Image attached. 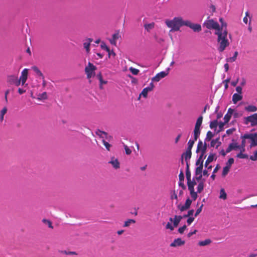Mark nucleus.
Wrapping results in <instances>:
<instances>
[{
  "instance_id": "f257e3e1",
  "label": "nucleus",
  "mask_w": 257,
  "mask_h": 257,
  "mask_svg": "<svg viewBox=\"0 0 257 257\" xmlns=\"http://www.w3.org/2000/svg\"><path fill=\"white\" fill-rule=\"evenodd\" d=\"M215 34L217 35V49L219 52H222L229 45V42L227 39V31L224 30L223 32L222 30L216 31Z\"/></svg>"
},
{
  "instance_id": "5701e85b",
  "label": "nucleus",
  "mask_w": 257,
  "mask_h": 257,
  "mask_svg": "<svg viewBox=\"0 0 257 257\" xmlns=\"http://www.w3.org/2000/svg\"><path fill=\"white\" fill-rule=\"evenodd\" d=\"M196 184V183L195 181H187V185L188 189L190 191H194V186Z\"/></svg>"
},
{
  "instance_id": "09e8293b",
  "label": "nucleus",
  "mask_w": 257,
  "mask_h": 257,
  "mask_svg": "<svg viewBox=\"0 0 257 257\" xmlns=\"http://www.w3.org/2000/svg\"><path fill=\"white\" fill-rule=\"evenodd\" d=\"M38 98L39 99H47V93L46 92H44L43 93L39 95Z\"/></svg>"
},
{
  "instance_id": "c03bdc74",
  "label": "nucleus",
  "mask_w": 257,
  "mask_h": 257,
  "mask_svg": "<svg viewBox=\"0 0 257 257\" xmlns=\"http://www.w3.org/2000/svg\"><path fill=\"white\" fill-rule=\"evenodd\" d=\"M129 70L131 72V73L134 75H138L139 72V69L133 68L132 67H130Z\"/></svg>"
},
{
  "instance_id": "bb28decb",
  "label": "nucleus",
  "mask_w": 257,
  "mask_h": 257,
  "mask_svg": "<svg viewBox=\"0 0 257 257\" xmlns=\"http://www.w3.org/2000/svg\"><path fill=\"white\" fill-rule=\"evenodd\" d=\"M199 166L197 167L195 169V175L196 176L198 175L199 174H202V169L203 167V164L199 163Z\"/></svg>"
},
{
  "instance_id": "5fc2aeb1",
  "label": "nucleus",
  "mask_w": 257,
  "mask_h": 257,
  "mask_svg": "<svg viewBox=\"0 0 257 257\" xmlns=\"http://www.w3.org/2000/svg\"><path fill=\"white\" fill-rule=\"evenodd\" d=\"M171 199H175L177 201L178 200V196L175 190L173 191L172 194L171 195Z\"/></svg>"
},
{
  "instance_id": "37998d69",
  "label": "nucleus",
  "mask_w": 257,
  "mask_h": 257,
  "mask_svg": "<svg viewBox=\"0 0 257 257\" xmlns=\"http://www.w3.org/2000/svg\"><path fill=\"white\" fill-rule=\"evenodd\" d=\"M236 157L237 158H240V159H247V158H248V155L247 154H243L241 152H240L239 153H238L236 155Z\"/></svg>"
},
{
  "instance_id": "aec40b11",
  "label": "nucleus",
  "mask_w": 257,
  "mask_h": 257,
  "mask_svg": "<svg viewBox=\"0 0 257 257\" xmlns=\"http://www.w3.org/2000/svg\"><path fill=\"white\" fill-rule=\"evenodd\" d=\"M18 78V76L14 75H10L7 78V82L10 84H14Z\"/></svg>"
},
{
  "instance_id": "f3484780",
  "label": "nucleus",
  "mask_w": 257,
  "mask_h": 257,
  "mask_svg": "<svg viewBox=\"0 0 257 257\" xmlns=\"http://www.w3.org/2000/svg\"><path fill=\"white\" fill-rule=\"evenodd\" d=\"M92 41L93 40L92 39L88 38L83 43L84 48L85 49L87 53H89L90 51V46Z\"/></svg>"
},
{
  "instance_id": "49530a36",
  "label": "nucleus",
  "mask_w": 257,
  "mask_h": 257,
  "mask_svg": "<svg viewBox=\"0 0 257 257\" xmlns=\"http://www.w3.org/2000/svg\"><path fill=\"white\" fill-rule=\"evenodd\" d=\"M190 195H191L192 198L193 199V200L194 201H195L197 198V192H195L194 191H190Z\"/></svg>"
},
{
  "instance_id": "412c9836",
  "label": "nucleus",
  "mask_w": 257,
  "mask_h": 257,
  "mask_svg": "<svg viewBox=\"0 0 257 257\" xmlns=\"http://www.w3.org/2000/svg\"><path fill=\"white\" fill-rule=\"evenodd\" d=\"M219 138H217L216 139L212 140L210 143L211 147H214L215 146L216 149H217L221 144V143L219 141Z\"/></svg>"
},
{
  "instance_id": "6e6552de",
  "label": "nucleus",
  "mask_w": 257,
  "mask_h": 257,
  "mask_svg": "<svg viewBox=\"0 0 257 257\" xmlns=\"http://www.w3.org/2000/svg\"><path fill=\"white\" fill-rule=\"evenodd\" d=\"M244 122L245 124L250 123L252 126L257 125V113L244 118Z\"/></svg>"
},
{
  "instance_id": "c9c22d12",
  "label": "nucleus",
  "mask_w": 257,
  "mask_h": 257,
  "mask_svg": "<svg viewBox=\"0 0 257 257\" xmlns=\"http://www.w3.org/2000/svg\"><path fill=\"white\" fill-rule=\"evenodd\" d=\"M230 168L226 166L223 168L222 173V176L223 177H225L228 173Z\"/></svg>"
},
{
  "instance_id": "72a5a7b5",
  "label": "nucleus",
  "mask_w": 257,
  "mask_h": 257,
  "mask_svg": "<svg viewBox=\"0 0 257 257\" xmlns=\"http://www.w3.org/2000/svg\"><path fill=\"white\" fill-rule=\"evenodd\" d=\"M97 77L99 81L100 84H103V85L107 84V81L103 80L102 76L101 73H99L98 74H97Z\"/></svg>"
},
{
  "instance_id": "69168bd1",
  "label": "nucleus",
  "mask_w": 257,
  "mask_h": 257,
  "mask_svg": "<svg viewBox=\"0 0 257 257\" xmlns=\"http://www.w3.org/2000/svg\"><path fill=\"white\" fill-rule=\"evenodd\" d=\"M183 181H179V186L180 187H181L183 190H185L186 189V186H185V184H184Z\"/></svg>"
},
{
  "instance_id": "a878e982",
  "label": "nucleus",
  "mask_w": 257,
  "mask_h": 257,
  "mask_svg": "<svg viewBox=\"0 0 257 257\" xmlns=\"http://www.w3.org/2000/svg\"><path fill=\"white\" fill-rule=\"evenodd\" d=\"M244 109L248 112H255L257 110V107L255 106L250 105L245 106Z\"/></svg>"
},
{
  "instance_id": "473e14b6",
  "label": "nucleus",
  "mask_w": 257,
  "mask_h": 257,
  "mask_svg": "<svg viewBox=\"0 0 257 257\" xmlns=\"http://www.w3.org/2000/svg\"><path fill=\"white\" fill-rule=\"evenodd\" d=\"M204 187V182L201 181L200 182H199V183L198 185L197 188V192L201 193L202 191V190H203Z\"/></svg>"
},
{
  "instance_id": "a19ab883",
  "label": "nucleus",
  "mask_w": 257,
  "mask_h": 257,
  "mask_svg": "<svg viewBox=\"0 0 257 257\" xmlns=\"http://www.w3.org/2000/svg\"><path fill=\"white\" fill-rule=\"evenodd\" d=\"M169 220L171 222H173V225H174V227H177L180 222V221H178L176 218H175V217H174V219H173L171 217L170 218Z\"/></svg>"
},
{
  "instance_id": "58836bf2",
  "label": "nucleus",
  "mask_w": 257,
  "mask_h": 257,
  "mask_svg": "<svg viewBox=\"0 0 257 257\" xmlns=\"http://www.w3.org/2000/svg\"><path fill=\"white\" fill-rule=\"evenodd\" d=\"M177 208L181 212L187 210L188 209H189V208H188L186 206H185V204L183 205L179 204L177 205Z\"/></svg>"
},
{
  "instance_id": "ea45409f",
  "label": "nucleus",
  "mask_w": 257,
  "mask_h": 257,
  "mask_svg": "<svg viewBox=\"0 0 257 257\" xmlns=\"http://www.w3.org/2000/svg\"><path fill=\"white\" fill-rule=\"evenodd\" d=\"M218 125V121L217 120L211 121L210 123V127L211 128H216Z\"/></svg>"
},
{
  "instance_id": "393cba45",
  "label": "nucleus",
  "mask_w": 257,
  "mask_h": 257,
  "mask_svg": "<svg viewBox=\"0 0 257 257\" xmlns=\"http://www.w3.org/2000/svg\"><path fill=\"white\" fill-rule=\"evenodd\" d=\"M96 134L97 135L99 136L100 138H105L106 139H108L107 134V133H106L105 132L101 131L99 130H98L96 132Z\"/></svg>"
},
{
  "instance_id": "4c0bfd02",
  "label": "nucleus",
  "mask_w": 257,
  "mask_h": 257,
  "mask_svg": "<svg viewBox=\"0 0 257 257\" xmlns=\"http://www.w3.org/2000/svg\"><path fill=\"white\" fill-rule=\"evenodd\" d=\"M213 137V134L211 131H208L206 134V137L205 138V141H209L211 140L212 137Z\"/></svg>"
},
{
  "instance_id": "864d4df0",
  "label": "nucleus",
  "mask_w": 257,
  "mask_h": 257,
  "mask_svg": "<svg viewBox=\"0 0 257 257\" xmlns=\"http://www.w3.org/2000/svg\"><path fill=\"white\" fill-rule=\"evenodd\" d=\"M62 252L67 255H77V253L75 251H67L66 250L62 251Z\"/></svg>"
},
{
  "instance_id": "f03ea898",
  "label": "nucleus",
  "mask_w": 257,
  "mask_h": 257,
  "mask_svg": "<svg viewBox=\"0 0 257 257\" xmlns=\"http://www.w3.org/2000/svg\"><path fill=\"white\" fill-rule=\"evenodd\" d=\"M165 24L168 28H171L170 32L178 31L180 30L181 27L185 26V21L183 20L181 17H177L171 20H166Z\"/></svg>"
},
{
  "instance_id": "bf43d9fd",
  "label": "nucleus",
  "mask_w": 257,
  "mask_h": 257,
  "mask_svg": "<svg viewBox=\"0 0 257 257\" xmlns=\"http://www.w3.org/2000/svg\"><path fill=\"white\" fill-rule=\"evenodd\" d=\"M192 200L190 199L189 198H188L185 202V205L188 208H190L191 204L192 203Z\"/></svg>"
},
{
  "instance_id": "052dcab7",
  "label": "nucleus",
  "mask_w": 257,
  "mask_h": 257,
  "mask_svg": "<svg viewBox=\"0 0 257 257\" xmlns=\"http://www.w3.org/2000/svg\"><path fill=\"white\" fill-rule=\"evenodd\" d=\"M174 227L170 222H168L166 226V229H170L172 231L174 230Z\"/></svg>"
},
{
  "instance_id": "20e7f679",
  "label": "nucleus",
  "mask_w": 257,
  "mask_h": 257,
  "mask_svg": "<svg viewBox=\"0 0 257 257\" xmlns=\"http://www.w3.org/2000/svg\"><path fill=\"white\" fill-rule=\"evenodd\" d=\"M202 116H200L196 120L195 128L193 132L195 140H197L198 138H199L200 135V126L202 124Z\"/></svg>"
},
{
  "instance_id": "7c9ffc66",
  "label": "nucleus",
  "mask_w": 257,
  "mask_h": 257,
  "mask_svg": "<svg viewBox=\"0 0 257 257\" xmlns=\"http://www.w3.org/2000/svg\"><path fill=\"white\" fill-rule=\"evenodd\" d=\"M197 140H195V139L194 138V140H190L189 141H188V147L187 148V150H189V151H191L192 150V148L195 143V142Z\"/></svg>"
},
{
  "instance_id": "4d7b16f0",
  "label": "nucleus",
  "mask_w": 257,
  "mask_h": 257,
  "mask_svg": "<svg viewBox=\"0 0 257 257\" xmlns=\"http://www.w3.org/2000/svg\"><path fill=\"white\" fill-rule=\"evenodd\" d=\"M187 226L186 225H184L183 226L179 228L178 229V232L181 233L183 234L185 230L186 229Z\"/></svg>"
},
{
  "instance_id": "2eb2a0df",
  "label": "nucleus",
  "mask_w": 257,
  "mask_h": 257,
  "mask_svg": "<svg viewBox=\"0 0 257 257\" xmlns=\"http://www.w3.org/2000/svg\"><path fill=\"white\" fill-rule=\"evenodd\" d=\"M109 164H111L113 167L117 169L120 168V163L118 162V160L115 158L114 157L111 158L110 161L108 162Z\"/></svg>"
},
{
  "instance_id": "a211bd4d",
  "label": "nucleus",
  "mask_w": 257,
  "mask_h": 257,
  "mask_svg": "<svg viewBox=\"0 0 257 257\" xmlns=\"http://www.w3.org/2000/svg\"><path fill=\"white\" fill-rule=\"evenodd\" d=\"M240 147L239 146L237 145V143H231L229 144L228 147L227 148L226 150V153H228L231 152L232 150H236L239 149Z\"/></svg>"
},
{
  "instance_id": "0eeeda50",
  "label": "nucleus",
  "mask_w": 257,
  "mask_h": 257,
  "mask_svg": "<svg viewBox=\"0 0 257 257\" xmlns=\"http://www.w3.org/2000/svg\"><path fill=\"white\" fill-rule=\"evenodd\" d=\"M241 138L250 139L251 141L250 147L257 146V133L245 134L241 137Z\"/></svg>"
},
{
  "instance_id": "de8ad7c7",
  "label": "nucleus",
  "mask_w": 257,
  "mask_h": 257,
  "mask_svg": "<svg viewBox=\"0 0 257 257\" xmlns=\"http://www.w3.org/2000/svg\"><path fill=\"white\" fill-rule=\"evenodd\" d=\"M233 163H234L233 158H229L228 159L227 162L226 164V166L230 168L231 166L233 164Z\"/></svg>"
},
{
  "instance_id": "6ab92c4d",
  "label": "nucleus",
  "mask_w": 257,
  "mask_h": 257,
  "mask_svg": "<svg viewBox=\"0 0 257 257\" xmlns=\"http://www.w3.org/2000/svg\"><path fill=\"white\" fill-rule=\"evenodd\" d=\"M242 99V96L241 94L234 93L232 96V101L234 104H236L238 101Z\"/></svg>"
},
{
  "instance_id": "8fccbe9b",
  "label": "nucleus",
  "mask_w": 257,
  "mask_h": 257,
  "mask_svg": "<svg viewBox=\"0 0 257 257\" xmlns=\"http://www.w3.org/2000/svg\"><path fill=\"white\" fill-rule=\"evenodd\" d=\"M203 206V204H201V205L200 206V207H199V208H198L196 210V212H195V215H194L195 217L197 216L199 214V213L201 212Z\"/></svg>"
},
{
  "instance_id": "39448f33",
  "label": "nucleus",
  "mask_w": 257,
  "mask_h": 257,
  "mask_svg": "<svg viewBox=\"0 0 257 257\" xmlns=\"http://www.w3.org/2000/svg\"><path fill=\"white\" fill-rule=\"evenodd\" d=\"M97 68L91 62H88V65L85 68V72L86 74L87 78L90 79L95 75V71Z\"/></svg>"
},
{
  "instance_id": "ddd939ff",
  "label": "nucleus",
  "mask_w": 257,
  "mask_h": 257,
  "mask_svg": "<svg viewBox=\"0 0 257 257\" xmlns=\"http://www.w3.org/2000/svg\"><path fill=\"white\" fill-rule=\"evenodd\" d=\"M185 244V241L182 240L180 238H178L174 240V241L170 244L171 247H175L177 246H180Z\"/></svg>"
},
{
  "instance_id": "4468645a",
  "label": "nucleus",
  "mask_w": 257,
  "mask_h": 257,
  "mask_svg": "<svg viewBox=\"0 0 257 257\" xmlns=\"http://www.w3.org/2000/svg\"><path fill=\"white\" fill-rule=\"evenodd\" d=\"M28 69L25 68L22 71L21 73V76L19 78L22 81V85H23L26 83L28 78Z\"/></svg>"
},
{
  "instance_id": "f704fd0d",
  "label": "nucleus",
  "mask_w": 257,
  "mask_h": 257,
  "mask_svg": "<svg viewBox=\"0 0 257 257\" xmlns=\"http://www.w3.org/2000/svg\"><path fill=\"white\" fill-rule=\"evenodd\" d=\"M7 110H8V109H7V107H4L2 109V110L1 111V117H0V119H1V121L3 120L4 115L7 113Z\"/></svg>"
},
{
  "instance_id": "dca6fc26",
  "label": "nucleus",
  "mask_w": 257,
  "mask_h": 257,
  "mask_svg": "<svg viewBox=\"0 0 257 257\" xmlns=\"http://www.w3.org/2000/svg\"><path fill=\"white\" fill-rule=\"evenodd\" d=\"M216 159L217 158L216 157L215 154L210 153L207 160L205 161V167H207V166L209 165V164L213 161V160H216Z\"/></svg>"
},
{
  "instance_id": "f8f14e48",
  "label": "nucleus",
  "mask_w": 257,
  "mask_h": 257,
  "mask_svg": "<svg viewBox=\"0 0 257 257\" xmlns=\"http://www.w3.org/2000/svg\"><path fill=\"white\" fill-rule=\"evenodd\" d=\"M192 156V152L191 151H189L186 150L185 152L183 153L181 156V163L182 164L184 163V159L185 161H188L190 159Z\"/></svg>"
},
{
  "instance_id": "cd10ccee",
  "label": "nucleus",
  "mask_w": 257,
  "mask_h": 257,
  "mask_svg": "<svg viewBox=\"0 0 257 257\" xmlns=\"http://www.w3.org/2000/svg\"><path fill=\"white\" fill-rule=\"evenodd\" d=\"M136 223V220L133 219H128L126 220L124 224L123 225V227H126L130 226L131 224H135Z\"/></svg>"
},
{
  "instance_id": "680f3d73",
  "label": "nucleus",
  "mask_w": 257,
  "mask_h": 257,
  "mask_svg": "<svg viewBox=\"0 0 257 257\" xmlns=\"http://www.w3.org/2000/svg\"><path fill=\"white\" fill-rule=\"evenodd\" d=\"M179 181H184V175L183 171H181L179 175Z\"/></svg>"
},
{
  "instance_id": "0e129e2a",
  "label": "nucleus",
  "mask_w": 257,
  "mask_h": 257,
  "mask_svg": "<svg viewBox=\"0 0 257 257\" xmlns=\"http://www.w3.org/2000/svg\"><path fill=\"white\" fill-rule=\"evenodd\" d=\"M226 26L227 24L226 23L223 22L221 23V28L220 27V30H222V32H223L224 30H226Z\"/></svg>"
},
{
  "instance_id": "e2e57ef3",
  "label": "nucleus",
  "mask_w": 257,
  "mask_h": 257,
  "mask_svg": "<svg viewBox=\"0 0 257 257\" xmlns=\"http://www.w3.org/2000/svg\"><path fill=\"white\" fill-rule=\"evenodd\" d=\"M195 218L193 217H189L187 220V223L188 225H190L194 220Z\"/></svg>"
},
{
  "instance_id": "9b49d317",
  "label": "nucleus",
  "mask_w": 257,
  "mask_h": 257,
  "mask_svg": "<svg viewBox=\"0 0 257 257\" xmlns=\"http://www.w3.org/2000/svg\"><path fill=\"white\" fill-rule=\"evenodd\" d=\"M154 85L152 82H151L149 85L144 88L140 94V96L142 95L144 97L146 98L148 96V93L152 91L154 88Z\"/></svg>"
},
{
  "instance_id": "774afa93",
  "label": "nucleus",
  "mask_w": 257,
  "mask_h": 257,
  "mask_svg": "<svg viewBox=\"0 0 257 257\" xmlns=\"http://www.w3.org/2000/svg\"><path fill=\"white\" fill-rule=\"evenodd\" d=\"M21 83L22 84V81L19 79L17 78L15 83H14V85H15L17 86H19Z\"/></svg>"
},
{
  "instance_id": "c85d7f7f",
  "label": "nucleus",
  "mask_w": 257,
  "mask_h": 257,
  "mask_svg": "<svg viewBox=\"0 0 257 257\" xmlns=\"http://www.w3.org/2000/svg\"><path fill=\"white\" fill-rule=\"evenodd\" d=\"M211 242V240L210 239H206L204 240L200 241L198 242V245L200 246H205L209 245Z\"/></svg>"
},
{
  "instance_id": "1a4fd4ad",
  "label": "nucleus",
  "mask_w": 257,
  "mask_h": 257,
  "mask_svg": "<svg viewBox=\"0 0 257 257\" xmlns=\"http://www.w3.org/2000/svg\"><path fill=\"white\" fill-rule=\"evenodd\" d=\"M185 26L189 27L194 32H199L201 31V26L200 24L192 23L188 20L185 21Z\"/></svg>"
},
{
  "instance_id": "13d9d810",
  "label": "nucleus",
  "mask_w": 257,
  "mask_h": 257,
  "mask_svg": "<svg viewBox=\"0 0 257 257\" xmlns=\"http://www.w3.org/2000/svg\"><path fill=\"white\" fill-rule=\"evenodd\" d=\"M231 117V116H230L229 114L226 113L224 115V120L225 123H227L230 119Z\"/></svg>"
},
{
  "instance_id": "b1692460",
  "label": "nucleus",
  "mask_w": 257,
  "mask_h": 257,
  "mask_svg": "<svg viewBox=\"0 0 257 257\" xmlns=\"http://www.w3.org/2000/svg\"><path fill=\"white\" fill-rule=\"evenodd\" d=\"M32 69L33 71L36 73L37 75L41 77L42 79H44V76L43 73L41 72L40 70L37 66H33L32 67Z\"/></svg>"
},
{
  "instance_id": "7ed1b4c3",
  "label": "nucleus",
  "mask_w": 257,
  "mask_h": 257,
  "mask_svg": "<svg viewBox=\"0 0 257 257\" xmlns=\"http://www.w3.org/2000/svg\"><path fill=\"white\" fill-rule=\"evenodd\" d=\"M207 150V144L206 143H203L202 141L201 140H199L197 146L196 152L197 153H200V154L199 155V158L197 160L196 162V165L198 166L199 163L203 164L204 160L203 159H205L206 157V155H205V153Z\"/></svg>"
},
{
  "instance_id": "9d476101",
  "label": "nucleus",
  "mask_w": 257,
  "mask_h": 257,
  "mask_svg": "<svg viewBox=\"0 0 257 257\" xmlns=\"http://www.w3.org/2000/svg\"><path fill=\"white\" fill-rule=\"evenodd\" d=\"M168 74V72L162 71L160 73H157L155 76L153 77L151 79L152 82H159L161 79L165 77Z\"/></svg>"
},
{
  "instance_id": "2f4dec72",
  "label": "nucleus",
  "mask_w": 257,
  "mask_h": 257,
  "mask_svg": "<svg viewBox=\"0 0 257 257\" xmlns=\"http://www.w3.org/2000/svg\"><path fill=\"white\" fill-rule=\"evenodd\" d=\"M237 55H238V52L237 51H235L234 53V55L233 57L227 58L226 59L227 62H234L236 59Z\"/></svg>"
},
{
  "instance_id": "3c124183",
  "label": "nucleus",
  "mask_w": 257,
  "mask_h": 257,
  "mask_svg": "<svg viewBox=\"0 0 257 257\" xmlns=\"http://www.w3.org/2000/svg\"><path fill=\"white\" fill-rule=\"evenodd\" d=\"M191 172L190 170H186V176L187 180V181H190L191 180Z\"/></svg>"
},
{
  "instance_id": "338daca9",
  "label": "nucleus",
  "mask_w": 257,
  "mask_h": 257,
  "mask_svg": "<svg viewBox=\"0 0 257 257\" xmlns=\"http://www.w3.org/2000/svg\"><path fill=\"white\" fill-rule=\"evenodd\" d=\"M230 80V78H228L223 81V83H225V84H224L225 89L228 88V83L229 82Z\"/></svg>"
},
{
  "instance_id": "e433bc0d",
  "label": "nucleus",
  "mask_w": 257,
  "mask_h": 257,
  "mask_svg": "<svg viewBox=\"0 0 257 257\" xmlns=\"http://www.w3.org/2000/svg\"><path fill=\"white\" fill-rule=\"evenodd\" d=\"M101 48L103 49V50H106L107 52H108V57H109L110 56V49L106 45V44L104 43H102L101 44Z\"/></svg>"
},
{
  "instance_id": "79ce46f5",
  "label": "nucleus",
  "mask_w": 257,
  "mask_h": 257,
  "mask_svg": "<svg viewBox=\"0 0 257 257\" xmlns=\"http://www.w3.org/2000/svg\"><path fill=\"white\" fill-rule=\"evenodd\" d=\"M42 221L43 223H45L46 224H47L49 228H53L52 222L50 220H47L46 219H43L42 220Z\"/></svg>"
},
{
  "instance_id": "423d86ee",
  "label": "nucleus",
  "mask_w": 257,
  "mask_h": 257,
  "mask_svg": "<svg viewBox=\"0 0 257 257\" xmlns=\"http://www.w3.org/2000/svg\"><path fill=\"white\" fill-rule=\"evenodd\" d=\"M204 25L208 29H214L216 31H220V26L219 24L213 20H208L206 21Z\"/></svg>"
},
{
  "instance_id": "603ef678",
  "label": "nucleus",
  "mask_w": 257,
  "mask_h": 257,
  "mask_svg": "<svg viewBox=\"0 0 257 257\" xmlns=\"http://www.w3.org/2000/svg\"><path fill=\"white\" fill-rule=\"evenodd\" d=\"M125 152L126 155H130L132 153V150L125 145H124Z\"/></svg>"
},
{
  "instance_id": "c756f323",
  "label": "nucleus",
  "mask_w": 257,
  "mask_h": 257,
  "mask_svg": "<svg viewBox=\"0 0 257 257\" xmlns=\"http://www.w3.org/2000/svg\"><path fill=\"white\" fill-rule=\"evenodd\" d=\"M219 198L225 200L227 198V194L224 189H221L220 191Z\"/></svg>"
},
{
  "instance_id": "6e6d98bb",
  "label": "nucleus",
  "mask_w": 257,
  "mask_h": 257,
  "mask_svg": "<svg viewBox=\"0 0 257 257\" xmlns=\"http://www.w3.org/2000/svg\"><path fill=\"white\" fill-rule=\"evenodd\" d=\"M120 37L119 32H117L112 35V39L116 41Z\"/></svg>"
},
{
  "instance_id": "a18cd8bd",
  "label": "nucleus",
  "mask_w": 257,
  "mask_h": 257,
  "mask_svg": "<svg viewBox=\"0 0 257 257\" xmlns=\"http://www.w3.org/2000/svg\"><path fill=\"white\" fill-rule=\"evenodd\" d=\"M102 143L108 151H110V148L111 147V145L109 144L108 142H106L104 140H102Z\"/></svg>"
},
{
  "instance_id": "4be33fe9",
  "label": "nucleus",
  "mask_w": 257,
  "mask_h": 257,
  "mask_svg": "<svg viewBox=\"0 0 257 257\" xmlns=\"http://www.w3.org/2000/svg\"><path fill=\"white\" fill-rule=\"evenodd\" d=\"M155 27V23L152 22L150 24H146L144 25L145 29L148 32H150L151 30Z\"/></svg>"
}]
</instances>
